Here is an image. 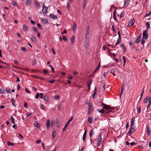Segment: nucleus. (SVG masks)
Masks as SVG:
<instances>
[{"label": "nucleus", "instance_id": "nucleus-25", "mask_svg": "<svg viewBox=\"0 0 151 151\" xmlns=\"http://www.w3.org/2000/svg\"><path fill=\"white\" fill-rule=\"evenodd\" d=\"M89 41V39H87V40L86 39V40L85 41V46L87 47V46H88V44L89 43H88Z\"/></svg>", "mask_w": 151, "mask_h": 151}, {"label": "nucleus", "instance_id": "nucleus-8", "mask_svg": "<svg viewBox=\"0 0 151 151\" xmlns=\"http://www.w3.org/2000/svg\"><path fill=\"white\" fill-rule=\"evenodd\" d=\"M31 40L32 41L34 42H37V39L35 35H32V36Z\"/></svg>", "mask_w": 151, "mask_h": 151}, {"label": "nucleus", "instance_id": "nucleus-9", "mask_svg": "<svg viewBox=\"0 0 151 151\" xmlns=\"http://www.w3.org/2000/svg\"><path fill=\"white\" fill-rule=\"evenodd\" d=\"M147 127V135L149 136L150 135V129L149 128V125H148L146 127Z\"/></svg>", "mask_w": 151, "mask_h": 151}, {"label": "nucleus", "instance_id": "nucleus-27", "mask_svg": "<svg viewBox=\"0 0 151 151\" xmlns=\"http://www.w3.org/2000/svg\"><path fill=\"white\" fill-rule=\"evenodd\" d=\"M31 0H27L26 4L27 5H30L31 4Z\"/></svg>", "mask_w": 151, "mask_h": 151}, {"label": "nucleus", "instance_id": "nucleus-64", "mask_svg": "<svg viewBox=\"0 0 151 151\" xmlns=\"http://www.w3.org/2000/svg\"><path fill=\"white\" fill-rule=\"evenodd\" d=\"M59 98V96L57 94L55 96V99H58Z\"/></svg>", "mask_w": 151, "mask_h": 151}, {"label": "nucleus", "instance_id": "nucleus-21", "mask_svg": "<svg viewBox=\"0 0 151 151\" xmlns=\"http://www.w3.org/2000/svg\"><path fill=\"white\" fill-rule=\"evenodd\" d=\"M97 110L100 113H102L103 114H105L106 113V111H104V109H102L100 110H99V109H97Z\"/></svg>", "mask_w": 151, "mask_h": 151}, {"label": "nucleus", "instance_id": "nucleus-26", "mask_svg": "<svg viewBox=\"0 0 151 151\" xmlns=\"http://www.w3.org/2000/svg\"><path fill=\"white\" fill-rule=\"evenodd\" d=\"M72 27H73V32L74 33H75L74 31L75 30V28H76V23H73V25Z\"/></svg>", "mask_w": 151, "mask_h": 151}, {"label": "nucleus", "instance_id": "nucleus-42", "mask_svg": "<svg viewBox=\"0 0 151 151\" xmlns=\"http://www.w3.org/2000/svg\"><path fill=\"white\" fill-rule=\"evenodd\" d=\"M51 127H53L55 125V122L53 120L51 121Z\"/></svg>", "mask_w": 151, "mask_h": 151}, {"label": "nucleus", "instance_id": "nucleus-24", "mask_svg": "<svg viewBox=\"0 0 151 151\" xmlns=\"http://www.w3.org/2000/svg\"><path fill=\"white\" fill-rule=\"evenodd\" d=\"M149 98L147 96L146 97L144 100L143 103L144 104H145L147 103L148 101H149Z\"/></svg>", "mask_w": 151, "mask_h": 151}, {"label": "nucleus", "instance_id": "nucleus-31", "mask_svg": "<svg viewBox=\"0 0 151 151\" xmlns=\"http://www.w3.org/2000/svg\"><path fill=\"white\" fill-rule=\"evenodd\" d=\"M147 26V29H148L150 28V24L149 22H147L146 24Z\"/></svg>", "mask_w": 151, "mask_h": 151}, {"label": "nucleus", "instance_id": "nucleus-55", "mask_svg": "<svg viewBox=\"0 0 151 151\" xmlns=\"http://www.w3.org/2000/svg\"><path fill=\"white\" fill-rule=\"evenodd\" d=\"M124 12H122L120 16V17H124Z\"/></svg>", "mask_w": 151, "mask_h": 151}, {"label": "nucleus", "instance_id": "nucleus-23", "mask_svg": "<svg viewBox=\"0 0 151 151\" xmlns=\"http://www.w3.org/2000/svg\"><path fill=\"white\" fill-rule=\"evenodd\" d=\"M75 37L73 35L72 36H71L70 37V41L71 42L73 43L75 42V40H74L75 39Z\"/></svg>", "mask_w": 151, "mask_h": 151}, {"label": "nucleus", "instance_id": "nucleus-34", "mask_svg": "<svg viewBox=\"0 0 151 151\" xmlns=\"http://www.w3.org/2000/svg\"><path fill=\"white\" fill-rule=\"evenodd\" d=\"M62 37L63 40L64 41L66 42L68 40V39L65 37V35H63Z\"/></svg>", "mask_w": 151, "mask_h": 151}, {"label": "nucleus", "instance_id": "nucleus-41", "mask_svg": "<svg viewBox=\"0 0 151 151\" xmlns=\"http://www.w3.org/2000/svg\"><path fill=\"white\" fill-rule=\"evenodd\" d=\"M11 122L13 124H15L14 119L13 116H11Z\"/></svg>", "mask_w": 151, "mask_h": 151}, {"label": "nucleus", "instance_id": "nucleus-60", "mask_svg": "<svg viewBox=\"0 0 151 151\" xmlns=\"http://www.w3.org/2000/svg\"><path fill=\"white\" fill-rule=\"evenodd\" d=\"M149 104L150 105L151 104V97H149Z\"/></svg>", "mask_w": 151, "mask_h": 151}, {"label": "nucleus", "instance_id": "nucleus-1", "mask_svg": "<svg viewBox=\"0 0 151 151\" xmlns=\"http://www.w3.org/2000/svg\"><path fill=\"white\" fill-rule=\"evenodd\" d=\"M88 103L89 104L88 105V114L91 113L93 111L92 106L91 105L90 102H89Z\"/></svg>", "mask_w": 151, "mask_h": 151}, {"label": "nucleus", "instance_id": "nucleus-50", "mask_svg": "<svg viewBox=\"0 0 151 151\" xmlns=\"http://www.w3.org/2000/svg\"><path fill=\"white\" fill-rule=\"evenodd\" d=\"M43 70L44 73L45 75H47V74L48 71L47 70H45V69H43Z\"/></svg>", "mask_w": 151, "mask_h": 151}, {"label": "nucleus", "instance_id": "nucleus-3", "mask_svg": "<svg viewBox=\"0 0 151 151\" xmlns=\"http://www.w3.org/2000/svg\"><path fill=\"white\" fill-rule=\"evenodd\" d=\"M103 108L109 112H113L114 111V110L111 108L109 105H108V106H106V107L103 106Z\"/></svg>", "mask_w": 151, "mask_h": 151}, {"label": "nucleus", "instance_id": "nucleus-36", "mask_svg": "<svg viewBox=\"0 0 151 151\" xmlns=\"http://www.w3.org/2000/svg\"><path fill=\"white\" fill-rule=\"evenodd\" d=\"M5 89L4 88L2 89H0V93H2V94H4V92H5Z\"/></svg>", "mask_w": 151, "mask_h": 151}, {"label": "nucleus", "instance_id": "nucleus-59", "mask_svg": "<svg viewBox=\"0 0 151 151\" xmlns=\"http://www.w3.org/2000/svg\"><path fill=\"white\" fill-rule=\"evenodd\" d=\"M37 26L38 27V28L40 29H41L42 27L41 25L39 23H37Z\"/></svg>", "mask_w": 151, "mask_h": 151}, {"label": "nucleus", "instance_id": "nucleus-38", "mask_svg": "<svg viewBox=\"0 0 151 151\" xmlns=\"http://www.w3.org/2000/svg\"><path fill=\"white\" fill-rule=\"evenodd\" d=\"M87 1H84L83 2V9H84V8H85L86 4H87L86 3Z\"/></svg>", "mask_w": 151, "mask_h": 151}, {"label": "nucleus", "instance_id": "nucleus-6", "mask_svg": "<svg viewBox=\"0 0 151 151\" xmlns=\"http://www.w3.org/2000/svg\"><path fill=\"white\" fill-rule=\"evenodd\" d=\"M47 8L45 6L44 4L42 5V12L43 14L46 13H47Z\"/></svg>", "mask_w": 151, "mask_h": 151}, {"label": "nucleus", "instance_id": "nucleus-13", "mask_svg": "<svg viewBox=\"0 0 151 151\" xmlns=\"http://www.w3.org/2000/svg\"><path fill=\"white\" fill-rule=\"evenodd\" d=\"M55 123L56 126L57 127H59V119H56L55 120Z\"/></svg>", "mask_w": 151, "mask_h": 151}, {"label": "nucleus", "instance_id": "nucleus-56", "mask_svg": "<svg viewBox=\"0 0 151 151\" xmlns=\"http://www.w3.org/2000/svg\"><path fill=\"white\" fill-rule=\"evenodd\" d=\"M140 41V40L137 39L135 41L136 43H138Z\"/></svg>", "mask_w": 151, "mask_h": 151}, {"label": "nucleus", "instance_id": "nucleus-28", "mask_svg": "<svg viewBox=\"0 0 151 151\" xmlns=\"http://www.w3.org/2000/svg\"><path fill=\"white\" fill-rule=\"evenodd\" d=\"M11 102L12 105L16 107V106L14 103H15V100L14 99H13L12 98L11 99Z\"/></svg>", "mask_w": 151, "mask_h": 151}, {"label": "nucleus", "instance_id": "nucleus-11", "mask_svg": "<svg viewBox=\"0 0 151 151\" xmlns=\"http://www.w3.org/2000/svg\"><path fill=\"white\" fill-rule=\"evenodd\" d=\"M41 19L42 23L43 24H49L47 21L46 19L41 18Z\"/></svg>", "mask_w": 151, "mask_h": 151}, {"label": "nucleus", "instance_id": "nucleus-51", "mask_svg": "<svg viewBox=\"0 0 151 151\" xmlns=\"http://www.w3.org/2000/svg\"><path fill=\"white\" fill-rule=\"evenodd\" d=\"M55 81L54 79L52 80L51 81H49V82L53 84Z\"/></svg>", "mask_w": 151, "mask_h": 151}, {"label": "nucleus", "instance_id": "nucleus-29", "mask_svg": "<svg viewBox=\"0 0 151 151\" xmlns=\"http://www.w3.org/2000/svg\"><path fill=\"white\" fill-rule=\"evenodd\" d=\"M7 144L9 146L12 145L14 146V144L13 143H11L9 141H7Z\"/></svg>", "mask_w": 151, "mask_h": 151}, {"label": "nucleus", "instance_id": "nucleus-45", "mask_svg": "<svg viewBox=\"0 0 151 151\" xmlns=\"http://www.w3.org/2000/svg\"><path fill=\"white\" fill-rule=\"evenodd\" d=\"M24 106L27 108L28 107V105L27 103L26 102H24Z\"/></svg>", "mask_w": 151, "mask_h": 151}, {"label": "nucleus", "instance_id": "nucleus-37", "mask_svg": "<svg viewBox=\"0 0 151 151\" xmlns=\"http://www.w3.org/2000/svg\"><path fill=\"white\" fill-rule=\"evenodd\" d=\"M32 28L35 32H37L38 30L36 27H33Z\"/></svg>", "mask_w": 151, "mask_h": 151}, {"label": "nucleus", "instance_id": "nucleus-17", "mask_svg": "<svg viewBox=\"0 0 151 151\" xmlns=\"http://www.w3.org/2000/svg\"><path fill=\"white\" fill-rule=\"evenodd\" d=\"M32 77L35 78H38L40 79H41L42 80H45V79L44 78H41L37 76L36 75H33Z\"/></svg>", "mask_w": 151, "mask_h": 151}, {"label": "nucleus", "instance_id": "nucleus-49", "mask_svg": "<svg viewBox=\"0 0 151 151\" xmlns=\"http://www.w3.org/2000/svg\"><path fill=\"white\" fill-rule=\"evenodd\" d=\"M114 70L113 69L112 70L111 72V73L114 76H115L116 75L114 74Z\"/></svg>", "mask_w": 151, "mask_h": 151}, {"label": "nucleus", "instance_id": "nucleus-43", "mask_svg": "<svg viewBox=\"0 0 151 151\" xmlns=\"http://www.w3.org/2000/svg\"><path fill=\"white\" fill-rule=\"evenodd\" d=\"M21 49L22 51L23 52H26L27 51V49H26V48L24 47H22L21 48Z\"/></svg>", "mask_w": 151, "mask_h": 151}, {"label": "nucleus", "instance_id": "nucleus-46", "mask_svg": "<svg viewBox=\"0 0 151 151\" xmlns=\"http://www.w3.org/2000/svg\"><path fill=\"white\" fill-rule=\"evenodd\" d=\"M89 33L87 34V33H86V39H89Z\"/></svg>", "mask_w": 151, "mask_h": 151}, {"label": "nucleus", "instance_id": "nucleus-10", "mask_svg": "<svg viewBox=\"0 0 151 151\" xmlns=\"http://www.w3.org/2000/svg\"><path fill=\"white\" fill-rule=\"evenodd\" d=\"M50 17L52 18L53 19H57L58 17L56 16H55L53 14H51L50 15Z\"/></svg>", "mask_w": 151, "mask_h": 151}, {"label": "nucleus", "instance_id": "nucleus-54", "mask_svg": "<svg viewBox=\"0 0 151 151\" xmlns=\"http://www.w3.org/2000/svg\"><path fill=\"white\" fill-rule=\"evenodd\" d=\"M35 5L37 6H40V4L39 3L36 1L35 3Z\"/></svg>", "mask_w": 151, "mask_h": 151}, {"label": "nucleus", "instance_id": "nucleus-12", "mask_svg": "<svg viewBox=\"0 0 151 151\" xmlns=\"http://www.w3.org/2000/svg\"><path fill=\"white\" fill-rule=\"evenodd\" d=\"M100 63L98 64V65H97V66L95 70L93 72V73H95L96 72V71L99 70V69L100 68Z\"/></svg>", "mask_w": 151, "mask_h": 151}, {"label": "nucleus", "instance_id": "nucleus-30", "mask_svg": "<svg viewBox=\"0 0 151 151\" xmlns=\"http://www.w3.org/2000/svg\"><path fill=\"white\" fill-rule=\"evenodd\" d=\"M93 130L92 129H91L90 131L89 136L90 137H91L93 135Z\"/></svg>", "mask_w": 151, "mask_h": 151}, {"label": "nucleus", "instance_id": "nucleus-39", "mask_svg": "<svg viewBox=\"0 0 151 151\" xmlns=\"http://www.w3.org/2000/svg\"><path fill=\"white\" fill-rule=\"evenodd\" d=\"M12 5H14L15 6H17V3L15 2V1H13L12 2Z\"/></svg>", "mask_w": 151, "mask_h": 151}, {"label": "nucleus", "instance_id": "nucleus-4", "mask_svg": "<svg viewBox=\"0 0 151 151\" xmlns=\"http://www.w3.org/2000/svg\"><path fill=\"white\" fill-rule=\"evenodd\" d=\"M135 131V129L134 128L132 127H130L129 129V131L128 132V133H127V135H129L128 134L129 133V134H133ZM129 135L130 136V134H129Z\"/></svg>", "mask_w": 151, "mask_h": 151}, {"label": "nucleus", "instance_id": "nucleus-44", "mask_svg": "<svg viewBox=\"0 0 151 151\" xmlns=\"http://www.w3.org/2000/svg\"><path fill=\"white\" fill-rule=\"evenodd\" d=\"M123 53H124L126 51V48L125 46H124L123 47Z\"/></svg>", "mask_w": 151, "mask_h": 151}, {"label": "nucleus", "instance_id": "nucleus-2", "mask_svg": "<svg viewBox=\"0 0 151 151\" xmlns=\"http://www.w3.org/2000/svg\"><path fill=\"white\" fill-rule=\"evenodd\" d=\"M73 118V116H72L68 120L65 125L64 128L63 129V131H65L66 128L68 127V125H69L70 122L72 120Z\"/></svg>", "mask_w": 151, "mask_h": 151}, {"label": "nucleus", "instance_id": "nucleus-35", "mask_svg": "<svg viewBox=\"0 0 151 151\" xmlns=\"http://www.w3.org/2000/svg\"><path fill=\"white\" fill-rule=\"evenodd\" d=\"M66 7L68 10H70V6L69 3L68 2L67 4Z\"/></svg>", "mask_w": 151, "mask_h": 151}, {"label": "nucleus", "instance_id": "nucleus-5", "mask_svg": "<svg viewBox=\"0 0 151 151\" xmlns=\"http://www.w3.org/2000/svg\"><path fill=\"white\" fill-rule=\"evenodd\" d=\"M143 38L146 40L148 37V32L147 30L144 31L142 34Z\"/></svg>", "mask_w": 151, "mask_h": 151}, {"label": "nucleus", "instance_id": "nucleus-20", "mask_svg": "<svg viewBox=\"0 0 151 151\" xmlns=\"http://www.w3.org/2000/svg\"><path fill=\"white\" fill-rule=\"evenodd\" d=\"M23 29L25 31H28V28L27 25L25 24H24L23 26Z\"/></svg>", "mask_w": 151, "mask_h": 151}, {"label": "nucleus", "instance_id": "nucleus-53", "mask_svg": "<svg viewBox=\"0 0 151 151\" xmlns=\"http://www.w3.org/2000/svg\"><path fill=\"white\" fill-rule=\"evenodd\" d=\"M123 90H124V89H123V87H122L121 89V93L120 94V97H121V95L123 91Z\"/></svg>", "mask_w": 151, "mask_h": 151}, {"label": "nucleus", "instance_id": "nucleus-58", "mask_svg": "<svg viewBox=\"0 0 151 151\" xmlns=\"http://www.w3.org/2000/svg\"><path fill=\"white\" fill-rule=\"evenodd\" d=\"M39 96H40V95H39V93H38V92H37V94H36V96L35 98L37 99L39 98Z\"/></svg>", "mask_w": 151, "mask_h": 151}, {"label": "nucleus", "instance_id": "nucleus-33", "mask_svg": "<svg viewBox=\"0 0 151 151\" xmlns=\"http://www.w3.org/2000/svg\"><path fill=\"white\" fill-rule=\"evenodd\" d=\"M43 98L44 100L46 101H48V98L46 95H44L43 96Z\"/></svg>", "mask_w": 151, "mask_h": 151}, {"label": "nucleus", "instance_id": "nucleus-19", "mask_svg": "<svg viewBox=\"0 0 151 151\" xmlns=\"http://www.w3.org/2000/svg\"><path fill=\"white\" fill-rule=\"evenodd\" d=\"M130 2L129 0H127L124 3V6H127L129 4Z\"/></svg>", "mask_w": 151, "mask_h": 151}, {"label": "nucleus", "instance_id": "nucleus-32", "mask_svg": "<svg viewBox=\"0 0 151 151\" xmlns=\"http://www.w3.org/2000/svg\"><path fill=\"white\" fill-rule=\"evenodd\" d=\"M101 135V134H99V136L98 141H100V142H101V140H102Z\"/></svg>", "mask_w": 151, "mask_h": 151}, {"label": "nucleus", "instance_id": "nucleus-52", "mask_svg": "<svg viewBox=\"0 0 151 151\" xmlns=\"http://www.w3.org/2000/svg\"><path fill=\"white\" fill-rule=\"evenodd\" d=\"M141 107L140 106L137 109V111H138V113H140V112H141Z\"/></svg>", "mask_w": 151, "mask_h": 151}, {"label": "nucleus", "instance_id": "nucleus-57", "mask_svg": "<svg viewBox=\"0 0 151 151\" xmlns=\"http://www.w3.org/2000/svg\"><path fill=\"white\" fill-rule=\"evenodd\" d=\"M25 90L26 91L27 93H31V92H30V91H29L28 89H27V88H25Z\"/></svg>", "mask_w": 151, "mask_h": 151}, {"label": "nucleus", "instance_id": "nucleus-7", "mask_svg": "<svg viewBox=\"0 0 151 151\" xmlns=\"http://www.w3.org/2000/svg\"><path fill=\"white\" fill-rule=\"evenodd\" d=\"M46 125L47 128L48 129L50 126V121L48 119H47V120L46 123Z\"/></svg>", "mask_w": 151, "mask_h": 151}, {"label": "nucleus", "instance_id": "nucleus-15", "mask_svg": "<svg viewBox=\"0 0 151 151\" xmlns=\"http://www.w3.org/2000/svg\"><path fill=\"white\" fill-rule=\"evenodd\" d=\"M34 125L36 127L38 128H40V127L39 125V123L37 121H35L34 122Z\"/></svg>", "mask_w": 151, "mask_h": 151}, {"label": "nucleus", "instance_id": "nucleus-22", "mask_svg": "<svg viewBox=\"0 0 151 151\" xmlns=\"http://www.w3.org/2000/svg\"><path fill=\"white\" fill-rule=\"evenodd\" d=\"M93 117H90L88 119V122L90 123H92L93 122Z\"/></svg>", "mask_w": 151, "mask_h": 151}, {"label": "nucleus", "instance_id": "nucleus-62", "mask_svg": "<svg viewBox=\"0 0 151 151\" xmlns=\"http://www.w3.org/2000/svg\"><path fill=\"white\" fill-rule=\"evenodd\" d=\"M136 144V143L134 142H132L130 143V145L131 146H133L135 144Z\"/></svg>", "mask_w": 151, "mask_h": 151}, {"label": "nucleus", "instance_id": "nucleus-47", "mask_svg": "<svg viewBox=\"0 0 151 151\" xmlns=\"http://www.w3.org/2000/svg\"><path fill=\"white\" fill-rule=\"evenodd\" d=\"M89 27H87L86 30V33H87V34L89 33Z\"/></svg>", "mask_w": 151, "mask_h": 151}, {"label": "nucleus", "instance_id": "nucleus-16", "mask_svg": "<svg viewBox=\"0 0 151 151\" xmlns=\"http://www.w3.org/2000/svg\"><path fill=\"white\" fill-rule=\"evenodd\" d=\"M86 132H87V130H85V131L84 132V134H83V141H85V139H86Z\"/></svg>", "mask_w": 151, "mask_h": 151}, {"label": "nucleus", "instance_id": "nucleus-18", "mask_svg": "<svg viewBox=\"0 0 151 151\" xmlns=\"http://www.w3.org/2000/svg\"><path fill=\"white\" fill-rule=\"evenodd\" d=\"M135 21L134 19V18H132L130 20L129 23L131 24V25H133L135 22Z\"/></svg>", "mask_w": 151, "mask_h": 151}, {"label": "nucleus", "instance_id": "nucleus-63", "mask_svg": "<svg viewBox=\"0 0 151 151\" xmlns=\"http://www.w3.org/2000/svg\"><path fill=\"white\" fill-rule=\"evenodd\" d=\"M32 113H29V112H28L26 114V115L27 116V117L29 116L30 115L32 114Z\"/></svg>", "mask_w": 151, "mask_h": 151}, {"label": "nucleus", "instance_id": "nucleus-48", "mask_svg": "<svg viewBox=\"0 0 151 151\" xmlns=\"http://www.w3.org/2000/svg\"><path fill=\"white\" fill-rule=\"evenodd\" d=\"M61 108V104L59 103L58 104V110H60Z\"/></svg>", "mask_w": 151, "mask_h": 151}, {"label": "nucleus", "instance_id": "nucleus-40", "mask_svg": "<svg viewBox=\"0 0 151 151\" xmlns=\"http://www.w3.org/2000/svg\"><path fill=\"white\" fill-rule=\"evenodd\" d=\"M145 39L143 38H142V41L141 42V44L143 45H144V43L145 42Z\"/></svg>", "mask_w": 151, "mask_h": 151}, {"label": "nucleus", "instance_id": "nucleus-14", "mask_svg": "<svg viewBox=\"0 0 151 151\" xmlns=\"http://www.w3.org/2000/svg\"><path fill=\"white\" fill-rule=\"evenodd\" d=\"M56 131L54 129L53 130L52 132V137L53 139L56 136Z\"/></svg>", "mask_w": 151, "mask_h": 151}, {"label": "nucleus", "instance_id": "nucleus-61", "mask_svg": "<svg viewBox=\"0 0 151 151\" xmlns=\"http://www.w3.org/2000/svg\"><path fill=\"white\" fill-rule=\"evenodd\" d=\"M40 108L44 110L45 109L44 107L42 104H41L40 105Z\"/></svg>", "mask_w": 151, "mask_h": 151}]
</instances>
